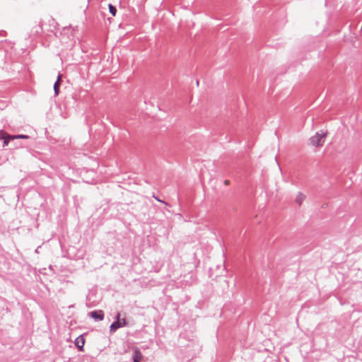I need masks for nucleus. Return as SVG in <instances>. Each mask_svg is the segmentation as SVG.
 Listing matches in <instances>:
<instances>
[{"label": "nucleus", "mask_w": 362, "mask_h": 362, "mask_svg": "<svg viewBox=\"0 0 362 362\" xmlns=\"http://www.w3.org/2000/svg\"><path fill=\"white\" fill-rule=\"evenodd\" d=\"M325 138V134L316 133L310 139V142L314 146H321L324 144Z\"/></svg>", "instance_id": "1"}, {"label": "nucleus", "mask_w": 362, "mask_h": 362, "mask_svg": "<svg viewBox=\"0 0 362 362\" xmlns=\"http://www.w3.org/2000/svg\"><path fill=\"white\" fill-rule=\"evenodd\" d=\"M117 322L112 323L110 326L111 332H115L117 329L123 327L126 324L124 319L122 320H119V314L117 315Z\"/></svg>", "instance_id": "2"}, {"label": "nucleus", "mask_w": 362, "mask_h": 362, "mask_svg": "<svg viewBox=\"0 0 362 362\" xmlns=\"http://www.w3.org/2000/svg\"><path fill=\"white\" fill-rule=\"evenodd\" d=\"M85 344V339L83 337V336L78 337L75 340V345L77 346V348L80 351L83 350V346Z\"/></svg>", "instance_id": "3"}, {"label": "nucleus", "mask_w": 362, "mask_h": 362, "mask_svg": "<svg viewBox=\"0 0 362 362\" xmlns=\"http://www.w3.org/2000/svg\"><path fill=\"white\" fill-rule=\"evenodd\" d=\"M90 316L97 320H102L104 317V314L102 310L93 311L90 313Z\"/></svg>", "instance_id": "4"}, {"label": "nucleus", "mask_w": 362, "mask_h": 362, "mask_svg": "<svg viewBox=\"0 0 362 362\" xmlns=\"http://www.w3.org/2000/svg\"><path fill=\"white\" fill-rule=\"evenodd\" d=\"M142 358H143V356H142L141 351L137 348H135L134 356H133L134 362H140L141 360L142 359Z\"/></svg>", "instance_id": "5"}, {"label": "nucleus", "mask_w": 362, "mask_h": 362, "mask_svg": "<svg viewBox=\"0 0 362 362\" xmlns=\"http://www.w3.org/2000/svg\"><path fill=\"white\" fill-rule=\"evenodd\" d=\"M305 199V196L303 193L298 192L296 196L295 202L298 204V206H300L304 202Z\"/></svg>", "instance_id": "6"}, {"label": "nucleus", "mask_w": 362, "mask_h": 362, "mask_svg": "<svg viewBox=\"0 0 362 362\" xmlns=\"http://www.w3.org/2000/svg\"><path fill=\"white\" fill-rule=\"evenodd\" d=\"M61 78H62V75L59 74L57 77V81L55 82V83L54 85V90L55 95H57L59 94Z\"/></svg>", "instance_id": "7"}, {"label": "nucleus", "mask_w": 362, "mask_h": 362, "mask_svg": "<svg viewBox=\"0 0 362 362\" xmlns=\"http://www.w3.org/2000/svg\"><path fill=\"white\" fill-rule=\"evenodd\" d=\"M4 146H7L11 139H14L13 136H4Z\"/></svg>", "instance_id": "8"}, {"label": "nucleus", "mask_w": 362, "mask_h": 362, "mask_svg": "<svg viewBox=\"0 0 362 362\" xmlns=\"http://www.w3.org/2000/svg\"><path fill=\"white\" fill-rule=\"evenodd\" d=\"M108 7H109L110 12L112 13V15L113 16H115L117 13L116 8L114 6H112V4H109Z\"/></svg>", "instance_id": "9"}, {"label": "nucleus", "mask_w": 362, "mask_h": 362, "mask_svg": "<svg viewBox=\"0 0 362 362\" xmlns=\"http://www.w3.org/2000/svg\"><path fill=\"white\" fill-rule=\"evenodd\" d=\"M14 136V139H28V136H26V135H17V136Z\"/></svg>", "instance_id": "10"}, {"label": "nucleus", "mask_w": 362, "mask_h": 362, "mask_svg": "<svg viewBox=\"0 0 362 362\" xmlns=\"http://www.w3.org/2000/svg\"><path fill=\"white\" fill-rule=\"evenodd\" d=\"M228 183V180H226V181H225V184H226V185H227Z\"/></svg>", "instance_id": "11"}]
</instances>
